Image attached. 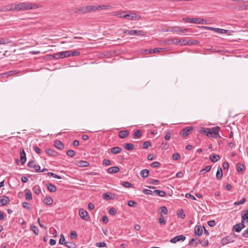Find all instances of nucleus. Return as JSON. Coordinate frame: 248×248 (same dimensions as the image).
<instances>
[{
	"label": "nucleus",
	"mask_w": 248,
	"mask_h": 248,
	"mask_svg": "<svg viewBox=\"0 0 248 248\" xmlns=\"http://www.w3.org/2000/svg\"><path fill=\"white\" fill-rule=\"evenodd\" d=\"M220 159V157L218 155L212 154L210 156V160L212 162L215 163L217 161Z\"/></svg>",
	"instance_id": "nucleus-28"
},
{
	"label": "nucleus",
	"mask_w": 248,
	"mask_h": 248,
	"mask_svg": "<svg viewBox=\"0 0 248 248\" xmlns=\"http://www.w3.org/2000/svg\"><path fill=\"white\" fill-rule=\"evenodd\" d=\"M90 12H95L99 10L98 5H90Z\"/></svg>",
	"instance_id": "nucleus-48"
},
{
	"label": "nucleus",
	"mask_w": 248,
	"mask_h": 248,
	"mask_svg": "<svg viewBox=\"0 0 248 248\" xmlns=\"http://www.w3.org/2000/svg\"><path fill=\"white\" fill-rule=\"evenodd\" d=\"M127 34L130 35H139V36H144L145 33L143 31H138V30H131L128 31Z\"/></svg>",
	"instance_id": "nucleus-14"
},
{
	"label": "nucleus",
	"mask_w": 248,
	"mask_h": 248,
	"mask_svg": "<svg viewBox=\"0 0 248 248\" xmlns=\"http://www.w3.org/2000/svg\"><path fill=\"white\" fill-rule=\"evenodd\" d=\"M246 202V199L242 198L240 201L234 203V205H238L244 203Z\"/></svg>",
	"instance_id": "nucleus-56"
},
{
	"label": "nucleus",
	"mask_w": 248,
	"mask_h": 248,
	"mask_svg": "<svg viewBox=\"0 0 248 248\" xmlns=\"http://www.w3.org/2000/svg\"><path fill=\"white\" fill-rule=\"evenodd\" d=\"M14 4H11L8 5L3 8L4 11H14Z\"/></svg>",
	"instance_id": "nucleus-34"
},
{
	"label": "nucleus",
	"mask_w": 248,
	"mask_h": 248,
	"mask_svg": "<svg viewBox=\"0 0 248 248\" xmlns=\"http://www.w3.org/2000/svg\"><path fill=\"white\" fill-rule=\"evenodd\" d=\"M199 244H201L202 246L205 247L208 245L209 242L207 239H204L203 240L199 239Z\"/></svg>",
	"instance_id": "nucleus-41"
},
{
	"label": "nucleus",
	"mask_w": 248,
	"mask_h": 248,
	"mask_svg": "<svg viewBox=\"0 0 248 248\" xmlns=\"http://www.w3.org/2000/svg\"><path fill=\"white\" fill-rule=\"evenodd\" d=\"M66 154L70 157H73L75 155V152L72 150H69L67 151Z\"/></svg>",
	"instance_id": "nucleus-57"
},
{
	"label": "nucleus",
	"mask_w": 248,
	"mask_h": 248,
	"mask_svg": "<svg viewBox=\"0 0 248 248\" xmlns=\"http://www.w3.org/2000/svg\"><path fill=\"white\" fill-rule=\"evenodd\" d=\"M109 213L110 215L114 216L116 213V210L115 208L112 207V208L109 209Z\"/></svg>",
	"instance_id": "nucleus-64"
},
{
	"label": "nucleus",
	"mask_w": 248,
	"mask_h": 248,
	"mask_svg": "<svg viewBox=\"0 0 248 248\" xmlns=\"http://www.w3.org/2000/svg\"><path fill=\"white\" fill-rule=\"evenodd\" d=\"M28 166L31 168H33L35 169V171L40 172V167L39 165H36L35 164V162L33 160H31L28 164Z\"/></svg>",
	"instance_id": "nucleus-13"
},
{
	"label": "nucleus",
	"mask_w": 248,
	"mask_h": 248,
	"mask_svg": "<svg viewBox=\"0 0 248 248\" xmlns=\"http://www.w3.org/2000/svg\"><path fill=\"white\" fill-rule=\"evenodd\" d=\"M126 11H121L117 12H114L110 14L111 15L117 16L120 18H124Z\"/></svg>",
	"instance_id": "nucleus-17"
},
{
	"label": "nucleus",
	"mask_w": 248,
	"mask_h": 248,
	"mask_svg": "<svg viewBox=\"0 0 248 248\" xmlns=\"http://www.w3.org/2000/svg\"><path fill=\"white\" fill-rule=\"evenodd\" d=\"M69 56H78L80 54V52L78 51H73V50H69Z\"/></svg>",
	"instance_id": "nucleus-46"
},
{
	"label": "nucleus",
	"mask_w": 248,
	"mask_h": 248,
	"mask_svg": "<svg viewBox=\"0 0 248 248\" xmlns=\"http://www.w3.org/2000/svg\"><path fill=\"white\" fill-rule=\"evenodd\" d=\"M169 147V144L167 142H163L161 144V148L163 150H167Z\"/></svg>",
	"instance_id": "nucleus-53"
},
{
	"label": "nucleus",
	"mask_w": 248,
	"mask_h": 248,
	"mask_svg": "<svg viewBox=\"0 0 248 248\" xmlns=\"http://www.w3.org/2000/svg\"><path fill=\"white\" fill-rule=\"evenodd\" d=\"M75 12L77 13H81L82 14H85L86 13H90V5L79 7L76 9Z\"/></svg>",
	"instance_id": "nucleus-6"
},
{
	"label": "nucleus",
	"mask_w": 248,
	"mask_h": 248,
	"mask_svg": "<svg viewBox=\"0 0 248 248\" xmlns=\"http://www.w3.org/2000/svg\"><path fill=\"white\" fill-rule=\"evenodd\" d=\"M142 192L146 195H153V191H152L151 190L147 189H144L142 190Z\"/></svg>",
	"instance_id": "nucleus-59"
},
{
	"label": "nucleus",
	"mask_w": 248,
	"mask_h": 248,
	"mask_svg": "<svg viewBox=\"0 0 248 248\" xmlns=\"http://www.w3.org/2000/svg\"><path fill=\"white\" fill-rule=\"evenodd\" d=\"M161 213L167 215L168 213V209L166 206H161L160 207Z\"/></svg>",
	"instance_id": "nucleus-54"
},
{
	"label": "nucleus",
	"mask_w": 248,
	"mask_h": 248,
	"mask_svg": "<svg viewBox=\"0 0 248 248\" xmlns=\"http://www.w3.org/2000/svg\"><path fill=\"white\" fill-rule=\"evenodd\" d=\"M64 245L68 248H76V245L73 242H66Z\"/></svg>",
	"instance_id": "nucleus-39"
},
{
	"label": "nucleus",
	"mask_w": 248,
	"mask_h": 248,
	"mask_svg": "<svg viewBox=\"0 0 248 248\" xmlns=\"http://www.w3.org/2000/svg\"><path fill=\"white\" fill-rule=\"evenodd\" d=\"M157 194L160 197H164L166 195V192L159 190H155L153 191V194Z\"/></svg>",
	"instance_id": "nucleus-33"
},
{
	"label": "nucleus",
	"mask_w": 248,
	"mask_h": 248,
	"mask_svg": "<svg viewBox=\"0 0 248 248\" xmlns=\"http://www.w3.org/2000/svg\"><path fill=\"white\" fill-rule=\"evenodd\" d=\"M193 129V127L192 126H187L183 129H182L180 132V135L184 137H187L189 133L192 131Z\"/></svg>",
	"instance_id": "nucleus-8"
},
{
	"label": "nucleus",
	"mask_w": 248,
	"mask_h": 248,
	"mask_svg": "<svg viewBox=\"0 0 248 248\" xmlns=\"http://www.w3.org/2000/svg\"><path fill=\"white\" fill-rule=\"evenodd\" d=\"M69 53L70 51L69 50L60 52L54 54L53 55V57L56 59L66 58L68 57H70Z\"/></svg>",
	"instance_id": "nucleus-4"
},
{
	"label": "nucleus",
	"mask_w": 248,
	"mask_h": 248,
	"mask_svg": "<svg viewBox=\"0 0 248 248\" xmlns=\"http://www.w3.org/2000/svg\"><path fill=\"white\" fill-rule=\"evenodd\" d=\"M20 161L22 165H24L26 161V155L23 148L20 149Z\"/></svg>",
	"instance_id": "nucleus-12"
},
{
	"label": "nucleus",
	"mask_w": 248,
	"mask_h": 248,
	"mask_svg": "<svg viewBox=\"0 0 248 248\" xmlns=\"http://www.w3.org/2000/svg\"><path fill=\"white\" fill-rule=\"evenodd\" d=\"M77 237V233L76 231H72L70 232V237L72 239H76Z\"/></svg>",
	"instance_id": "nucleus-58"
},
{
	"label": "nucleus",
	"mask_w": 248,
	"mask_h": 248,
	"mask_svg": "<svg viewBox=\"0 0 248 248\" xmlns=\"http://www.w3.org/2000/svg\"><path fill=\"white\" fill-rule=\"evenodd\" d=\"M25 198L28 201H31L32 199L31 192L29 190L26 191Z\"/></svg>",
	"instance_id": "nucleus-32"
},
{
	"label": "nucleus",
	"mask_w": 248,
	"mask_h": 248,
	"mask_svg": "<svg viewBox=\"0 0 248 248\" xmlns=\"http://www.w3.org/2000/svg\"><path fill=\"white\" fill-rule=\"evenodd\" d=\"M129 135V132L127 130H124L120 131L118 136L121 139H124Z\"/></svg>",
	"instance_id": "nucleus-20"
},
{
	"label": "nucleus",
	"mask_w": 248,
	"mask_h": 248,
	"mask_svg": "<svg viewBox=\"0 0 248 248\" xmlns=\"http://www.w3.org/2000/svg\"><path fill=\"white\" fill-rule=\"evenodd\" d=\"M203 232L202 226L201 225H196L194 229V235L195 236H201Z\"/></svg>",
	"instance_id": "nucleus-11"
},
{
	"label": "nucleus",
	"mask_w": 248,
	"mask_h": 248,
	"mask_svg": "<svg viewBox=\"0 0 248 248\" xmlns=\"http://www.w3.org/2000/svg\"><path fill=\"white\" fill-rule=\"evenodd\" d=\"M199 132L206 135L208 137H210V134H211V132L210 128H201Z\"/></svg>",
	"instance_id": "nucleus-19"
},
{
	"label": "nucleus",
	"mask_w": 248,
	"mask_h": 248,
	"mask_svg": "<svg viewBox=\"0 0 248 248\" xmlns=\"http://www.w3.org/2000/svg\"><path fill=\"white\" fill-rule=\"evenodd\" d=\"M44 203L47 205H50L53 203V199L50 197H46L44 201Z\"/></svg>",
	"instance_id": "nucleus-31"
},
{
	"label": "nucleus",
	"mask_w": 248,
	"mask_h": 248,
	"mask_svg": "<svg viewBox=\"0 0 248 248\" xmlns=\"http://www.w3.org/2000/svg\"><path fill=\"white\" fill-rule=\"evenodd\" d=\"M183 20L185 22L188 23H193L196 24H204L205 20L200 18H190L189 17H185L183 18Z\"/></svg>",
	"instance_id": "nucleus-2"
},
{
	"label": "nucleus",
	"mask_w": 248,
	"mask_h": 248,
	"mask_svg": "<svg viewBox=\"0 0 248 248\" xmlns=\"http://www.w3.org/2000/svg\"><path fill=\"white\" fill-rule=\"evenodd\" d=\"M34 192L37 194L39 195L41 193V188L39 186H35L32 188Z\"/></svg>",
	"instance_id": "nucleus-40"
},
{
	"label": "nucleus",
	"mask_w": 248,
	"mask_h": 248,
	"mask_svg": "<svg viewBox=\"0 0 248 248\" xmlns=\"http://www.w3.org/2000/svg\"><path fill=\"white\" fill-rule=\"evenodd\" d=\"M14 10H16L18 11H21V10L20 9V8H21L20 3L17 4H14Z\"/></svg>",
	"instance_id": "nucleus-61"
},
{
	"label": "nucleus",
	"mask_w": 248,
	"mask_h": 248,
	"mask_svg": "<svg viewBox=\"0 0 248 248\" xmlns=\"http://www.w3.org/2000/svg\"><path fill=\"white\" fill-rule=\"evenodd\" d=\"M59 243L61 245H65L66 243V242H65L64 236L62 234H61L60 235V238L59 239Z\"/></svg>",
	"instance_id": "nucleus-45"
},
{
	"label": "nucleus",
	"mask_w": 248,
	"mask_h": 248,
	"mask_svg": "<svg viewBox=\"0 0 248 248\" xmlns=\"http://www.w3.org/2000/svg\"><path fill=\"white\" fill-rule=\"evenodd\" d=\"M140 16L137 15L135 13H131L130 14H125L124 18L127 19V20H131L136 19H139Z\"/></svg>",
	"instance_id": "nucleus-15"
},
{
	"label": "nucleus",
	"mask_w": 248,
	"mask_h": 248,
	"mask_svg": "<svg viewBox=\"0 0 248 248\" xmlns=\"http://www.w3.org/2000/svg\"><path fill=\"white\" fill-rule=\"evenodd\" d=\"M21 10H27L29 9H32L37 8L38 7L36 4H33L31 2H21Z\"/></svg>",
	"instance_id": "nucleus-1"
},
{
	"label": "nucleus",
	"mask_w": 248,
	"mask_h": 248,
	"mask_svg": "<svg viewBox=\"0 0 248 248\" xmlns=\"http://www.w3.org/2000/svg\"><path fill=\"white\" fill-rule=\"evenodd\" d=\"M158 222L160 224L165 225L166 224V221L164 219V217L162 215H160L158 219Z\"/></svg>",
	"instance_id": "nucleus-47"
},
{
	"label": "nucleus",
	"mask_w": 248,
	"mask_h": 248,
	"mask_svg": "<svg viewBox=\"0 0 248 248\" xmlns=\"http://www.w3.org/2000/svg\"><path fill=\"white\" fill-rule=\"evenodd\" d=\"M103 198L106 200L107 201H108L109 200L114 199L115 197V195L111 193H103L102 195Z\"/></svg>",
	"instance_id": "nucleus-24"
},
{
	"label": "nucleus",
	"mask_w": 248,
	"mask_h": 248,
	"mask_svg": "<svg viewBox=\"0 0 248 248\" xmlns=\"http://www.w3.org/2000/svg\"><path fill=\"white\" fill-rule=\"evenodd\" d=\"M77 164L80 167H86L89 166L90 164L88 162L84 160H80L77 162Z\"/></svg>",
	"instance_id": "nucleus-25"
},
{
	"label": "nucleus",
	"mask_w": 248,
	"mask_h": 248,
	"mask_svg": "<svg viewBox=\"0 0 248 248\" xmlns=\"http://www.w3.org/2000/svg\"><path fill=\"white\" fill-rule=\"evenodd\" d=\"M46 186L48 190L51 192H55L57 190L55 186L52 184L48 183L46 184Z\"/></svg>",
	"instance_id": "nucleus-29"
},
{
	"label": "nucleus",
	"mask_w": 248,
	"mask_h": 248,
	"mask_svg": "<svg viewBox=\"0 0 248 248\" xmlns=\"http://www.w3.org/2000/svg\"><path fill=\"white\" fill-rule=\"evenodd\" d=\"M222 170L221 168L219 166L216 173V178L217 180H220L222 177Z\"/></svg>",
	"instance_id": "nucleus-26"
},
{
	"label": "nucleus",
	"mask_w": 248,
	"mask_h": 248,
	"mask_svg": "<svg viewBox=\"0 0 248 248\" xmlns=\"http://www.w3.org/2000/svg\"><path fill=\"white\" fill-rule=\"evenodd\" d=\"M161 163L158 161H155L152 163L150 166L152 168H158L160 166Z\"/></svg>",
	"instance_id": "nucleus-51"
},
{
	"label": "nucleus",
	"mask_w": 248,
	"mask_h": 248,
	"mask_svg": "<svg viewBox=\"0 0 248 248\" xmlns=\"http://www.w3.org/2000/svg\"><path fill=\"white\" fill-rule=\"evenodd\" d=\"M234 240L230 236H226L223 238L221 241V244L224 246L229 243L233 242Z\"/></svg>",
	"instance_id": "nucleus-16"
},
{
	"label": "nucleus",
	"mask_w": 248,
	"mask_h": 248,
	"mask_svg": "<svg viewBox=\"0 0 248 248\" xmlns=\"http://www.w3.org/2000/svg\"><path fill=\"white\" fill-rule=\"evenodd\" d=\"M141 131L140 130H137L134 133L133 138L135 139L139 138L141 136Z\"/></svg>",
	"instance_id": "nucleus-44"
},
{
	"label": "nucleus",
	"mask_w": 248,
	"mask_h": 248,
	"mask_svg": "<svg viewBox=\"0 0 248 248\" xmlns=\"http://www.w3.org/2000/svg\"><path fill=\"white\" fill-rule=\"evenodd\" d=\"M206 28L211 30H213L216 32H218L221 34H226L228 32L227 30L222 29L214 28L213 27H207Z\"/></svg>",
	"instance_id": "nucleus-18"
},
{
	"label": "nucleus",
	"mask_w": 248,
	"mask_h": 248,
	"mask_svg": "<svg viewBox=\"0 0 248 248\" xmlns=\"http://www.w3.org/2000/svg\"><path fill=\"white\" fill-rule=\"evenodd\" d=\"M220 130V128L219 126H215L210 128V137L213 138H221L220 136L218 134Z\"/></svg>",
	"instance_id": "nucleus-3"
},
{
	"label": "nucleus",
	"mask_w": 248,
	"mask_h": 248,
	"mask_svg": "<svg viewBox=\"0 0 248 248\" xmlns=\"http://www.w3.org/2000/svg\"><path fill=\"white\" fill-rule=\"evenodd\" d=\"M244 168H245V166L242 164H241L240 163H237L236 169H237V171L238 172L242 171L244 170Z\"/></svg>",
	"instance_id": "nucleus-42"
},
{
	"label": "nucleus",
	"mask_w": 248,
	"mask_h": 248,
	"mask_svg": "<svg viewBox=\"0 0 248 248\" xmlns=\"http://www.w3.org/2000/svg\"><path fill=\"white\" fill-rule=\"evenodd\" d=\"M120 170V169L117 166H114L108 168L107 170V171L108 173L112 174V173H115L116 172H119Z\"/></svg>",
	"instance_id": "nucleus-23"
},
{
	"label": "nucleus",
	"mask_w": 248,
	"mask_h": 248,
	"mask_svg": "<svg viewBox=\"0 0 248 248\" xmlns=\"http://www.w3.org/2000/svg\"><path fill=\"white\" fill-rule=\"evenodd\" d=\"M31 231H33V232H34V233L35 235L38 234L39 230L36 226H35L34 225H32L31 227Z\"/></svg>",
	"instance_id": "nucleus-49"
},
{
	"label": "nucleus",
	"mask_w": 248,
	"mask_h": 248,
	"mask_svg": "<svg viewBox=\"0 0 248 248\" xmlns=\"http://www.w3.org/2000/svg\"><path fill=\"white\" fill-rule=\"evenodd\" d=\"M54 145L60 150H62L64 147L63 144L60 140H55L54 143Z\"/></svg>",
	"instance_id": "nucleus-22"
},
{
	"label": "nucleus",
	"mask_w": 248,
	"mask_h": 248,
	"mask_svg": "<svg viewBox=\"0 0 248 248\" xmlns=\"http://www.w3.org/2000/svg\"><path fill=\"white\" fill-rule=\"evenodd\" d=\"M78 214L80 217L85 221H88L90 219L88 212L83 208H80L79 210Z\"/></svg>",
	"instance_id": "nucleus-5"
},
{
	"label": "nucleus",
	"mask_w": 248,
	"mask_h": 248,
	"mask_svg": "<svg viewBox=\"0 0 248 248\" xmlns=\"http://www.w3.org/2000/svg\"><path fill=\"white\" fill-rule=\"evenodd\" d=\"M46 153L49 155L52 156H57L58 155V153L55 150L51 149H46Z\"/></svg>",
	"instance_id": "nucleus-21"
},
{
	"label": "nucleus",
	"mask_w": 248,
	"mask_h": 248,
	"mask_svg": "<svg viewBox=\"0 0 248 248\" xmlns=\"http://www.w3.org/2000/svg\"><path fill=\"white\" fill-rule=\"evenodd\" d=\"M124 148L127 151H131L134 149V146L133 144L130 143H126L124 145Z\"/></svg>",
	"instance_id": "nucleus-35"
},
{
	"label": "nucleus",
	"mask_w": 248,
	"mask_h": 248,
	"mask_svg": "<svg viewBox=\"0 0 248 248\" xmlns=\"http://www.w3.org/2000/svg\"><path fill=\"white\" fill-rule=\"evenodd\" d=\"M10 200L6 196H0V206H6L9 204Z\"/></svg>",
	"instance_id": "nucleus-7"
},
{
	"label": "nucleus",
	"mask_w": 248,
	"mask_h": 248,
	"mask_svg": "<svg viewBox=\"0 0 248 248\" xmlns=\"http://www.w3.org/2000/svg\"><path fill=\"white\" fill-rule=\"evenodd\" d=\"M241 217V221H243L244 222L245 220L247 221L248 220V210H246V213L242 215Z\"/></svg>",
	"instance_id": "nucleus-50"
},
{
	"label": "nucleus",
	"mask_w": 248,
	"mask_h": 248,
	"mask_svg": "<svg viewBox=\"0 0 248 248\" xmlns=\"http://www.w3.org/2000/svg\"><path fill=\"white\" fill-rule=\"evenodd\" d=\"M140 174L142 178H147L149 176V171L147 169L143 170L140 171Z\"/></svg>",
	"instance_id": "nucleus-30"
},
{
	"label": "nucleus",
	"mask_w": 248,
	"mask_h": 248,
	"mask_svg": "<svg viewBox=\"0 0 248 248\" xmlns=\"http://www.w3.org/2000/svg\"><path fill=\"white\" fill-rule=\"evenodd\" d=\"M111 7L110 5H98L99 10L109 9Z\"/></svg>",
	"instance_id": "nucleus-43"
},
{
	"label": "nucleus",
	"mask_w": 248,
	"mask_h": 248,
	"mask_svg": "<svg viewBox=\"0 0 248 248\" xmlns=\"http://www.w3.org/2000/svg\"><path fill=\"white\" fill-rule=\"evenodd\" d=\"M110 150L111 153L114 155L118 154L122 151V149L119 147H114L111 148Z\"/></svg>",
	"instance_id": "nucleus-27"
},
{
	"label": "nucleus",
	"mask_w": 248,
	"mask_h": 248,
	"mask_svg": "<svg viewBox=\"0 0 248 248\" xmlns=\"http://www.w3.org/2000/svg\"><path fill=\"white\" fill-rule=\"evenodd\" d=\"M151 143L149 141H146L143 142L142 148L144 149H147L148 147L151 146Z\"/></svg>",
	"instance_id": "nucleus-52"
},
{
	"label": "nucleus",
	"mask_w": 248,
	"mask_h": 248,
	"mask_svg": "<svg viewBox=\"0 0 248 248\" xmlns=\"http://www.w3.org/2000/svg\"><path fill=\"white\" fill-rule=\"evenodd\" d=\"M211 169V166H207L203 169L201 170H200V173L201 174H204L205 172L209 171Z\"/></svg>",
	"instance_id": "nucleus-38"
},
{
	"label": "nucleus",
	"mask_w": 248,
	"mask_h": 248,
	"mask_svg": "<svg viewBox=\"0 0 248 248\" xmlns=\"http://www.w3.org/2000/svg\"><path fill=\"white\" fill-rule=\"evenodd\" d=\"M172 158L174 160H178L180 158V155L177 153H174L172 155Z\"/></svg>",
	"instance_id": "nucleus-60"
},
{
	"label": "nucleus",
	"mask_w": 248,
	"mask_h": 248,
	"mask_svg": "<svg viewBox=\"0 0 248 248\" xmlns=\"http://www.w3.org/2000/svg\"><path fill=\"white\" fill-rule=\"evenodd\" d=\"M33 148L34 150V151L37 153L38 155H40L41 153V150L37 146H34L33 147Z\"/></svg>",
	"instance_id": "nucleus-62"
},
{
	"label": "nucleus",
	"mask_w": 248,
	"mask_h": 248,
	"mask_svg": "<svg viewBox=\"0 0 248 248\" xmlns=\"http://www.w3.org/2000/svg\"><path fill=\"white\" fill-rule=\"evenodd\" d=\"M207 224H208V226H209L210 227H213L215 226L216 222L214 220H211L208 221L207 222Z\"/></svg>",
	"instance_id": "nucleus-63"
},
{
	"label": "nucleus",
	"mask_w": 248,
	"mask_h": 248,
	"mask_svg": "<svg viewBox=\"0 0 248 248\" xmlns=\"http://www.w3.org/2000/svg\"><path fill=\"white\" fill-rule=\"evenodd\" d=\"M169 44H179L180 43V39L178 38H172L168 40Z\"/></svg>",
	"instance_id": "nucleus-37"
},
{
	"label": "nucleus",
	"mask_w": 248,
	"mask_h": 248,
	"mask_svg": "<svg viewBox=\"0 0 248 248\" xmlns=\"http://www.w3.org/2000/svg\"><path fill=\"white\" fill-rule=\"evenodd\" d=\"M121 185L126 188H132L133 187V185L129 182H122Z\"/></svg>",
	"instance_id": "nucleus-36"
},
{
	"label": "nucleus",
	"mask_w": 248,
	"mask_h": 248,
	"mask_svg": "<svg viewBox=\"0 0 248 248\" xmlns=\"http://www.w3.org/2000/svg\"><path fill=\"white\" fill-rule=\"evenodd\" d=\"M186 237L183 235H177L174 238L170 239V242L171 243H175L179 241H184L185 240Z\"/></svg>",
	"instance_id": "nucleus-10"
},
{
	"label": "nucleus",
	"mask_w": 248,
	"mask_h": 248,
	"mask_svg": "<svg viewBox=\"0 0 248 248\" xmlns=\"http://www.w3.org/2000/svg\"><path fill=\"white\" fill-rule=\"evenodd\" d=\"M95 246L99 248H102V247H107V244L103 242H97L96 243Z\"/></svg>",
	"instance_id": "nucleus-55"
},
{
	"label": "nucleus",
	"mask_w": 248,
	"mask_h": 248,
	"mask_svg": "<svg viewBox=\"0 0 248 248\" xmlns=\"http://www.w3.org/2000/svg\"><path fill=\"white\" fill-rule=\"evenodd\" d=\"M245 227V224L243 221H241V222L235 224L232 227V231L236 232H240L241 230Z\"/></svg>",
	"instance_id": "nucleus-9"
}]
</instances>
